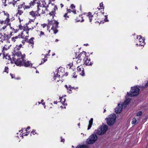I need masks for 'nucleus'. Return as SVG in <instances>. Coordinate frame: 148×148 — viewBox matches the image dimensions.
<instances>
[{
  "label": "nucleus",
  "mask_w": 148,
  "mask_h": 148,
  "mask_svg": "<svg viewBox=\"0 0 148 148\" xmlns=\"http://www.w3.org/2000/svg\"><path fill=\"white\" fill-rule=\"evenodd\" d=\"M93 119L92 118H91L89 122V125L88 127V130H89L91 128L93 123Z\"/></svg>",
  "instance_id": "nucleus-20"
},
{
  "label": "nucleus",
  "mask_w": 148,
  "mask_h": 148,
  "mask_svg": "<svg viewBox=\"0 0 148 148\" xmlns=\"http://www.w3.org/2000/svg\"><path fill=\"white\" fill-rule=\"evenodd\" d=\"M67 13H70L71 12H72V11L70 9H67Z\"/></svg>",
  "instance_id": "nucleus-46"
},
{
  "label": "nucleus",
  "mask_w": 148,
  "mask_h": 148,
  "mask_svg": "<svg viewBox=\"0 0 148 148\" xmlns=\"http://www.w3.org/2000/svg\"><path fill=\"white\" fill-rule=\"evenodd\" d=\"M27 40L25 39L24 40H23L22 41V43H23V44H25V41Z\"/></svg>",
  "instance_id": "nucleus-47"
},
{
  "label": "nucleus",
  "mask_w": 148,
  "mask_h": 148,
  "mask_svg": "<svg viewBox=\"0 0 148 148\" xmlns=\"http://www.w3.org/2000/svg\"><path fill=\"white\" fill-rule=\"evenodd\" d=\"M55 12L54 11H52V12L49 13V14L52 17H53V15L55 14Z\"/></svg>",
  "instance_id": "nucleus-35"
},
{
  "label": "nucleus",
  "mask_w": 148,
  "mask_h": 148,
  "mask_svg": "<svg viewBox=\"0 0 148 148\" xmlns=\"http://www.w3.org/2000/svg\"><path fill=\"white\" fill-rule=\"evenodd\" d=\"M130 99L128 98L126 99L124 102L123 104L119 103L118 106L115 109V112L117 113H119L121 112L123 108H125L130 101Z\"/></svg>",
  "instance_id": "nucleus-3"
},
{
  "label": "nucleus",
  "mask_w": 148,
  "mask_h": 148,
  "mask_svg": "<svg viewBox=\"0 0 148 148\" xmlns=\"http://www.w3.org/2000/svg\"><path fill=\"white\" fill-rule=\"evenodd\" d=\"M23 55L21 54V52L19 51L15 53L14 54V55L15 56H16L17 57L21 56V58H22V56Z\"/></svg>",
  "instance_id": "nucleus-26"
},
{
  "label": "nucleus",
  "mask_w": 148,
  "mask_h": 148,
  "mask_svg": "<svg viewBox=\"0 0 148 148\" xmlns=\"http://www.w3.org/2000/svg\"><path fill=\"white\" fill-rule=\"evenodd\" d=\"M99 6H100V8H101V9L104 8V7L103 6V4L102 2L100 4Z\"/></svg>",
  "instance_id": "nucleus-39"
},
{
  "label": "nucleus",
  "mask_w": 148,
  "mask_h": 148,
  "mask_svg": "<svg viewBox=\"0 0 148 148\" xmlns=\"http://www.w3.org/2000/svg\"><path fill=\"white\" fill-rule=\"evenodd\" d=\"M72 76H73V77L75 78L77 77V75H75V72H74L73 73Z\"/></svg>",
  "instance_id": "nucleus-42"
},
{
  "label": "nucleus",
  "mask_w": 148,
  "mask_h": 148,
  "mask_svg": "<svg viewBox=\"0 0 148 148\" xmlns=\"http://www.w3.org/2000/svg\"><path fill=\"white\" fill-rule=\"evenodd\" d=\"M41 26H42V27L44 28L47 26V24H42L41 25Z\"/></svg>",
  "instance_id": "nucleus-43"
},
{
  "label": "nucleus",
  "mask_w": 148,
  "mask_h": 148,
  "mask_svg": "<svg viewBox=\"0 0 148 148\" xmlns=\"http://www.w3.org/2000/svg\"><path fill=\"white\" fill-rule=\"evenodd\" d=\"M25 4V3L23 2L22 4L19 5L18 6V9L21 8L23 7H23H24Z\"/></svg>",
  "instance_id": "nucleus-28"
},
{
  "label": "nucleus",
  "mask_w": 148,
  "mask_h": 148,
  "mask_svg": "<svg viewBox=\"0 0 148 148\" xmlns=\"http://www.w3.org/2000/svg\"><path fill=\"white\" fill-rule=\"evenodd\" d=\"M8 68L6 66H5V69H4V72H6L7 73H8Z\"/></svg>",
  "instance_id": "nucleus-37"
},
{
  "label": "nucleus",
  "mask_w": 148,
  "mask_h": 148,
  "mask_svg": "<svg viewBox=\"0 0 148 148\" xmlns=\"http://www.w3.org/2000/svg\"><path fill=\"white\" fill-rule=\"evenodd\" d=\"M21 37V35H18V36H15V37L12 38H11L12 40L14 42L16 41V40L18 39V38H20Z\"/></svg>",
  "instance_id": "nucleus-24"
},
{
  "label": "nucleus",
  "mask_w": 148,
  "mask_h": 148,
  "mask_svg": "<svg viewBox=\"0 0 148 148\" xmlns=\"http://www.w3.org/2000/svg\"><path fill=\"white\" fill-rule=\"evenodd\" d=\"M39 8H38L36 11H32L29 12V14L33 18H36V16H40L41 13H39Z\"/></svg>",
  "instance_id": "nucleus-11"
},
{
  "label": "nucleus",
  "mask_w": 148,
  "mask_h": 148,
  "mask_svg": "<svg viewBox=\"0 0 148 148\" xmlns=\"http://www.w3.org/2000/svg\"><path fill=\"white\" fill-rule=\"evenodd\" d=\"M38 8H39V10H40L42 11L41 12V14H44L45 13V11L47 10V7L45 6H40V8H39L37 6Z\"/></svg>",
  "instance_id": "nucleus-16"
},
{
  "label": "nucleus",
  "mask_w": 148,
  "mask_h": 148,
  "mask_svg": "<svg viewBox=\"0 0 148 148\" xmlns=\"http://www.w3.org/2000/svg\"><path fill=\"white\" fill-rule=\"evenodd\" d=\"M116 118V116L114 114L110 115L108 118H106L108 124L110 126L113 125L115 122Z\"/></svg>",
  "instance_id": "nucleus-5"
},
{
  "label": "nucleus",
  "mask_w": 148,
  "mask_h": 148,
  "mask_svg": "<svg viewBox=\"0 0 148 148\" xmlns=\"http://www.w3.org/2000/svg\"><path fill=\"white\" fill-rule=\"evenodd\" d=\"M84 54L83 53H82V54H79V57L78 58H73L75 60V61L77 62V63H78L80 62L81 60V56H83L85 55V53H86L85 52H84Z\"/></svg>",
  "instance_id": "nucleus-15"
},
{
  "label": "nucleus",
  "mask_w": 148,
  "mask_h": 148,
  "mask_svg": "<svg viewBox=\"0 0 148 148\" xmlns=\"http://www.w3.org/2000/svg\"><path fill=\"white\" fill-rule=\"evenodd\" d=\"M76 148H86V146L84 145H78Z\"/></svg>",
  "instance_id": "nucleus-31"
},
{
  "label": "nucleus",
  "mask_w": 148,
  "mask_h": 148,
  "mask_svg": "<svg viewBox=\"0 0 148 148\" xmlns=\"http://www.w3.org/2000/svg\"><path fill=\"white\" fill-rule=\"evenodd\" d=\"M25 130V129H22L21 130V131H22V132L23 131V130Z\"/></svg>",
  "instance_id": "nucleus-55"
},
{
  "label": "nucleus",
  "mask_w": 148,
  "mask_h": 148,
  "mask_svg": "<svg viewBox=\"0 0 148 148\" xmlns=\"http://www.w3.org/2000/svg\"><path fill=\"white\" fill-rule=\"evenodd\" d=\"M10 75L11 76L12 78H14V77H13V76H14V75H13V74L10 73Z\"/></svg>",
  "instance_id": "nucleus-52"
},
{
  "label": "nucleus",
  "mask_w": 148,
  "mask_h": 148,
  "mask_svg": "<svg viewBox=\"0 0 148 148\" xmlns=\"http://www.w3.org/2000/svg\"><path fill=\"white\" fill-rule=\"evenodd\" d=\"M31 8V6L29 5H24V7H23V8L24 10L26 9H29Z\"/></svg>",
  "instance_id": "nucleus-32"
},
{
  "label": "nucleus",
  "mask_w": 148,
  "mask_h": 148,
  "mask_svg": "<svg viewBox=\"0 0 148 148\" xmlns=\"http://www.w3.org/2000/svg\"><path fill=\"white\" fill-rule=\"evenodd\" d=\"M34 28V27H32V28H29L27 26H26L23 29V32L29 31V30H32Z\"/></svg>",
  "instance_id": "nucleus-25"
},
{
  "label": "nucleus",
  "mask_w": 148,
  "mask_h": 148,
  "mask_svg": "<svg viewBox=\"0 0 148 148\" xmlns=\"http://www.w3.org/2000/svg\"><path fill=\"white\" fill-rule=\"evenodd\" d=\"M44 32L42 31H41L40 32V37L41 36H42V35H44Z\"/></svg>",
  "instance_id": "nucleus-44"
},
{
  "label": "nucleus",
  "mask_w": 148,
  "mask_h": 148,
  "mask_svg": "<svg viewBox=\"0 0 148 148\" xmlns=\"http://www.w3.org/2000/svg\"><path fill=\"white\" fill-rule=\"evenodd\" d=\"M148 86V82H147L145 85V87H147Z\"/></svg>",
  "instance_id": "nucleus-49"
},
{
  "label": "nucleus",
  "mask_w": 148,
  "mask_h": 148,
  "mask_svg": "<svg viewBox=\"0 0 148 148\" xmlns=\"http://www.w3.org/2000/svg\"><path fill=\"white\" fill-rule=\"evenodd\" d=\"M65 86L68 90V92L69 93H71L72 92L71 90V89L72 88L71 86L70 85H69V86H68L66 85H65Z\"/></svg>",
  "instance_id": "nucleus-23"
},
{
  "label": "nucleus",
  "mask_w": 148,
  "mask_h": 148,
  "mask_svg": "<svg viewBox=\"0 0 148 148\" xmlns=\"http://www.w3.org/2000/svg\"><path fill=\"white\" fill-rule=\"evenodd\" d=\"M42 104L43 105H44L45 104V103H42Z\"/></svg>",
  "instance_id": "nucleus-63"
},
{
  "label": "nucleus",
  "mask_w": 148,
  "mask_h": 148,
  "mask_svg": "<svg viewBox=\"0 0 148 148\" xmlns=\"http://www.w3.org/2000/svg\"><path fill=\"white\" fill-rule=\"evenodd\" d=\"M30 127L29 126L28 127H27V128L26 129L25 131H27V130L29 129H30Z\"/></svg>",
  "instance_id": "nucleus-50"
},
{
  "label": "nucleus",
  "mask_w": 148,
  "mask_h": 148,
  "mask_svg": "<svg viewBox=\"0 0 148 148\" xmlns=\"http://www.w3.org/2000/svg\"><path fill=\"white\" fill-rule=\"evenodd\" d=\"M27 135H28V134H26L24 136H27Z\"/></svg>",
  "instance_id": "nucleus-61"
},
{
  "label": "nucleus",
  "mask_w": 148,
  "mask_h": 148,
  "mask_svg": "<svg viewBox=\"0 0 148 148\" xmlns=\"http://www.w3.org/2000/svg\"><path fill=\"white\" fill-rule=\"evenodd\" d=\"M64 139H62L61 142H64Z\"/></svg>",
  "instance_id": "nucleus-54"
},
{
  "label": "nucleus",
  "mask_w": 148,
  "mask_h": 148,
  "mask_svg": "<svg viewBox=\"0 0 148 148\" xmlns=\"http://www.w3.org/2000/svg\"><path fill=\"white\" fill-rule=\"evenodd\" d=\"M90 59L87 60L85 61V64L86 65L91 66L93 63L90 62Z\"/></svg>",
  "instance_id": "nucleus-21"
},
{
  "label": "nucleus",
  "mask_w": 148,
  "mask_h": 148,
  "mask_svg": "<svg viewBox=\"0 0 148 148\" xmlns=\"http://www.w3.org/2000/svg\"><path fill=\"white\" fill-rule=\"evenodd\" d=\"M28 32L29 31L23 32L21 33V37L22 38H24L25 39L27 40L28 37Z\"/></svg>",
  "instance_id": "nucleus-14"
},
{
  "label": "nucleus",
  "mask_w": 148,
  "mask_h": 148,
  "mask_svg": "<svg viewBox=\"0 0 148 148\" xmlns=\"http://www.w3.org/2000/svg\"><path fill=\"white\" fill-rule=\"evenodd\" d=\"M136 41H138L139 42V43H138L136 44L137 45H138L139 46H143L145 45L144 40L140 36H138L137 37Z\"/></svg>",
  "instance_id": "nucleus-12"
},
{
  "label": "nucleus",
  "mask_w": 148,
  "mask_h": 148,
  "mask_svg": "<svg viewBox=\"0 0 148 148\" xmlns=\"http://www.w3.org/2000/svg\"><path fill=\"white\" fill-rule=\"evenodd\" d=\"M1 16L2 18H5V19L3 21H5V22L6 23L9 22L10 20L9 19V14L6 12L3 11L1 12Z\"/></svg>",
  "instance_id": "nucleus-10"
},
{
  "label": "nucleus",
  "mask_w": 148,
  "mask_h": 148,
  "mask_svg": "<svg viewBox=\"0 0 148 148\" xmlns=\"http://www.w3.org/2000/svg\"><path fill=\"white\" fill-rule=\"evenodd\" d=\"M84 21V19H82L80 21L81 22H83Z\"/></svg>",
  "instance_id": "nucleus-57"
},
{
  "label": "nucleus",
  "mask_w": 148,
  "mask_h": 148,
  "mask_svg": "<svg viewBox=\"0 0 148 148\" xmlns=\"http://www.w3.org/2000/svg\"><path fill=\"white\" fill-rule=\"evenodd\" d=\"M58 40L57 39L56 40V42H58Z\"/></svg>",
  "instance_id": "nucleus-59"
},
{
  "label": "nucleus",
  "mask_w": 148,
  "mask_h": 148,
  "mask_svg": "<svg viewBox=\"0 0 148 148\" xmlns=\"http://www.w3.org/2000/svg\"><path fill=\"white\" fill-rule=\"evenodd\" d=\"M67 13H66L64 16V17L65 18V19L66 20H67V18H69V16L67 15Z\"/></svg>",
  "instance_id": "nucleus-36"
},
{
  "label": "nucleus",
  "mask_w": 148,
  "mask_h": 148,
  "mask_svg": "<svg viewBox=\"0 0 148 148\" xmlns=\"http://www.w3.org/2000/svg\"><path fill=\"white\" fill-rule=\"evenodd\" d=\"M25 57V55L22 56V58L17 59L15 61L14 63L17 66H24L26 67L32 65L31 63L28 61H26L24 59Z\"/></svg>",
  "instance_id": "nucleus-1"
},
{
  "label": "nucleus",
  "mask_w": 148,
  "mask_h": 148,
  "mask_svg": "<svg viewBox=\"0 0 148 148\" xmlns=\"http://www.w3.org/2000/svg\"><path fill=\"white\" fill-rule=\"evenodd\" d=\"M8 23L9 22H8L7 23H6L5 22V21H1V26L3 25V24H4L5 25L1 29V31H2V30H5L7 25H8Z\"/></svg>",
  "instance_id": "nucleus-18"
},
{
  "label": "nucleus",
  "mask_w": 148,
  "mask_h": 148,
  "mask_svg": "<svg viewBox=\"0 0 148 148\" xmlns=\"http://www.w3.org/2000/svg\"><path fill=\"white\" fill-rule=\"evenodd\" d=\"M54 104H57V101H54Z\"/></svg>",
  "instance_id": "nucleus-56"
},
{
  "label": "nucleus",
  "mask_w": 148,
  "mask_h": 148,
  "mask_svg": "<svg viewBox=\"0 0 148 148\" xmlns=\"http://www.w3.org/2000/svg\"><path fill=\"white\" fill-rule=\"evenodd\" d=\"M43 99H42L41 100V102L42 103V102H43Z\"/></svg>",
  "instance_id": "nucleus-62"
},
{
  "label": "nucleus",
  "mask_w": 148,
  "mask_h": 148,
  "mask_svg": "<svg viewBox=\"0 0 148 148\" xmlns=\"http://www.w3.org/2000/svg\"><path fill=\"white\" fill-rule=\"evenodd\" d=\"M106 110L105 109H104V112H106Z\"/></svg>",
  "instance_id": "nucleus-64"
},
{
  "label": "nucleus",
  "mask_w": 148,
  "mask_h": 148,
  "mask_svg": "<svg viewBox=\"0 0 148 148\" xmlns=\"http://www.w3.org/2000/svg\"><path fill=\"white\" fill-rule=\"evenodd\" d=\"M139 91V90L138 87L136 86L132 87L130 93L127 92V95L130 97L135 96L138 94Z\"/></svg>",
  "instance_id": "nucleus-7"
},
{
  "label": "nucleus",
  "mask_w": 148,
  "mask_h": 148,
  "mask_svg": "<svg viewBox=\"0 0 148 148\" xmlns=\"http://www.w3.org/2000/svg\"><path fill=\"white\" fill-rule=\"evenodd\" d=\"M72 12H73L74 14H76V10H75L72 11Z\"/></svg>",
  "instance_id": "nucleus-51"
},
{
  "label": "nucleus",
  "mask_w": 148,
  "mask_h": 148,
  "mask_svg": "<svg viewBox=\"0 0 148 148\" xmlns=\"http://www.w3.org/2000/svg\"><path fill=\"white\" fill-rule=\"evenodd\" d=\"M136 122V119L135 118H134L132 119V124H135Z\"/></svg>",
  "instance_id": "nucleus-29"
},
{
  "label": "nucleus",
  "mask_w": 148,
  "mask_h": 148,
  "mask_svg": "<svg viewBox=\"0 0 148 148\" xmlns=\"http://www.w3.org/2000/svg\"><path fill=\"white\" fill-rule=\"evenodd\" d=\"M48 20V23L47 26L48 28H49L50 25H53V26L51 27V29L53 30L54 34H56L58 32V30L57 29V28H58V22L54 20L50 21H49V20Z\"/></svg>",
  "instance_id": "nucleus-4"
},
{
  "label": "nucleus",
  "mask_w": 148,
  "mask_h": 148,
  "mask_svg": "<svg viewBox=\"0 0 148 148\" xmlns=\"http://www.w3.org/2000/svg\"><path fill=\"white\" fill-rule=\"evenodd\" d=\"M5 2H6V0H4V1H3V5H4L5 6L6 5L5 4Z\"/></svg>",
  "instance_id": "nucleus-45"
},
{
  "label": "nucleus",
  "mask_w": 148,
  "mask_h": 148,
  "mask_svg": "<svg viewBox=\"0 0 148 148\" xmlns=\"http://www.w3.org/2000/svg\"><path fill=\"white\" fill-rule=\"evenodd\" d=\"M87 16L89 18V21L91 22L92 20V18L94 17L93 15L91 14V13L90 12H88Z\"/></svg>",
  "instance_id": "nucleus-22"
},
{
  "label": "nucleus",
  "mask_w": 148,
  "mask_h": 148,
  "mask_svg": "<svg viewBox=\"0 0 148 148\" xmlns=\"http://www.w3.org/2000/svg\"><path fill=\"white\" fill-rule=\"evenodd\" d=\"M48 55V54H46L45 55H43V54H42V57H43V56H44V58L46 59V58H47Z\"/></svg>",
  "instance_id": "nucleus-41"
},
{
  "label": "nucleus",
  "mask_w": 148,
  "mask_h": 148,
  "mask_svg": "<svg viewBox=\"0 0 148 148\" xmlns=\"http://www.w3.org/2000/svg\"><path fill=\"white\" fill-rule=\"evenodd\" d=\"M50 52V50H49L48 51V53H49Z\"/></svg>",
  "instance_id": "nucleus-60"
},
{
  "label": "nucleus",
  "mask_w": 148,
  "mask_h": 148,
  "mask_svg": "<svg viewBox=\"0 0 148 148\" xmlns=\"http://www.w3.org/2000/svg\"><path fill=\"white\" fill-rule=\"evenodd\" d=\"M77 125H78V126H79L80 125V123H78Z\"/></svg>",
  "instance_id": "nucleus-58"
},
{
  "label": "nucleus",
  "mask_w": 148,
  "mask_h": 148,
  "mask_svg": "<svg viewBox=\"0 0 148 148\" xmlns=\"http://www.w3.org/2000/svg\"><path fill=\"white\" fill-rule=\"evenodd\" d=\"M97 136L96 134H92L87 139L86 143L88 144H93L97 140Z\"/></svg>",
  "instance_id": "nucleus-6"
},
{
  "label": "nucleus",
  "mask_w": 148,
  "mask_h": 148,
  "mask_svg": "<svg viewBox=\"0 0 148 148\" xmlns=\"http://www.w3.org/2000/svg\"><path fill=\"white\" fill-rule=\"evenodd\" d=\"M108 129V126L106 125L99 126L97 129L95 131V133L99 135H102L105 134Z\"/></svg>",
  "instance_id": "nucleus-2"
},
{
  "label": "nucleus",
  "mask_w": 148,
  "mask_h": 148,
  "mask_svg": "<svg viewBox=\"0 0 148 148\" xmlns=\"http://www.w3.org/2000/svg\"><path fill=\"white\" fill-rule=\"evenodd\" d=\"M22 46L21 44H20L18 46L16 47V48L17 49L19 50L22 47Z\"/></svg>",
  "instance_id": "nucleus-38"
},
{
  "label": "nucleus",
  "mask_w": 148,
  "mask_h": 148,
  "mask_svg": "<svg viewBox=\"0 0 148 148\" xmlns=\"http://www.w3.org/2000/svg\"><path fill=\"white\" fill-rule=\"evenodd\" d=\"M43 61H42L40 64V65H41L43 64L47 60V59L43 58L42 59Z\"/></svg>",
  "instance_id": "nucleus-33"
},
{
  "label": "nucleus",
  "mask_w": 148,
  "mask_h": 148,
  "mask_svg": "<svg viewBox=\"0 0 148 148\" xmlns=\"http://www.w3.org/2000/svg\"><path fill=\"white\" fill-rule=\"evenodd\" d=\"M60 6H61V8H62L63 7V5L62 4H60Z\"/></svg>",
  "instance_id": "nucleus-53"
},
{
  "label": "nucleus",
  "mask_w": 148,
  "mask_h": 148,
  "mask_svg": "<svg viewBox=\"0 0 148 148\" xmlns=\"http://www.w3.org/2000/svg\"><path fill=\"white\" fill-rule=\"evenodd\" d=\"M142 114V112L141 111H140L137 113L136 116H139L141 115Z\"/></svg>",
  "instance_id": "nucleus-34"
},
{
  "label": "nucleus",
  "mask_w": 148,
  "mask_h": 148,
  "mask_svg": "<svg viewBox=\"0 0 148 148\" xmlns=\"http://www.w3.org/2000/svg\"><path fill=\"white\" fill-rule=\"evenodd\" d=\"M23 13V11L18 9V12L16 13V16H18L19 15H21Z\"/></svg>",
  "instance_id": "nucleus-27"
},
{
  "label": "nucleus",
  "mask_w": 148,
  "mask_h": 148,
  "mask_svg": "<svg viewBox=\"0 0 148 148\" xmlns=\"http://www.w3.org/2000/svg\"><path fill=\"white\" fill-rule=\"evenodd\" d=\"M1 41L3 42V41L6 42V39L7 38V35H5V34L3 33V35L1 33Z\"/></svg>",
  "instance_id": "nucleus-17"
},
{
  "label": "nucleus",
  "mask_w": 148,
  "mask_h": 148,
  "mask_svg": "<svg viewBox=\"0 0 148 148\" xmlns=\"http://www.w3.org/2000/svg\"><path fill=\"white\" fill-rule=\"evenodd\" d=\"M75 8V6L73 4H71L70 6V8L73 9Z\"/></svg>",
  "instance_id": "nucleus-40"
},
{
  "label": "nucleus",
  "mask_w": 148,
  "mask_h": 148,
  "mask_svg": "<svg viewBox=\"0 0 148 148\" xmlns=\"http://www.w3.org/2000/svg\"><path fill=\"white\" fill-rule=\"evenodd\" d=\"M34 38L32 37L28 41H27V42L29 44L31 45V47L32 48H33V45L34 44Z\"/></svg>",
  "instance_id": "nucleus-19"
},
{
  "label": "nucleus",
  "mask_w": 148,
  "mask_h": 148,
  "mask_svg": "<svg viewBox=\"0 0 148 148\" xmlns=\"http://www.w3.org/2000/svg\"><path fill=\"white\" fill-rule=\"evenodd\" d=\"M73 64V63L71 62L70 63H69V64H68L67 65L66 67L67 68L70 69L71 68V66H72Z\"/></svg>",
  "instance_id": "nucleus-30"
},
{
  "label": "nucleus",
  "mask_w": 148,
  "mask_h": 148,
  "mask_svg": "<svg viewBox=\"0 0 148 148\" xmlns=\"http://www.w3.org/2000/svg\"><path fill=\"white\" fill-rule=\"evenodd\" d=\"M32 133L34 135L35 134H36V133L34 132V131H33L32 132Z\"/></svg>",
  "instance_id": "nucleus-48"
},
{
  "label": "nucleus",
  "mask_w": 148,
  "mask_h": 148,
  "mask_svg": "<svg viewBox=\"0 0 148 148\" xmlns=\"http://www.w3.org/2000/svg\"><path fill=\"white\" fill-rule=\"evenodd\" d=\"M9 46L7 45L5 46L3 48L2 52L3 53V58L4 59L9 60L10 59V57L8 55L7 52V50L9 49Z\"/></svg>",
  "instance_id": "nucleus-8"
},
{
  "label": "nucleus",
  "mask_w": 148,
  "mask_h": 148,
  "mask_svg": "<svg viewBox=\"0 0 148 148\" xmlns=\"http://www.w3.org/2000/svg\"><path fill=\"white\" fill-rule=\"evenodd\" d=\"M61 69H62V68H59L58 70L57 71H56V72L54 73V76L53 79L54 80L57 79V82H58L59 80L60 77V76H62L63 75V74H62V72L61 73Z\"/></svg>",
  "instance_id": "nucleus-9"
},
{
  "label": "nucleus",
  "mask_w": 148,
  "mask_h": 148,
  "mask_svg": "<svg viewBox=\"0 0 148 148\" xmlns=\"http://www.w3.org/2000/svg\"><path fill=\"white\" fill-rule=\"evenodd\" d=\"M77 70L78 73L82 76H84V70L82 66H78L77 67Z\"/></svg>",
  "instance_id": "nucleus-13"
}]
</instances>
